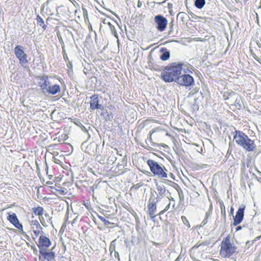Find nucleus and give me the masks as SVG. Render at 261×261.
Listing matches in <instances>:
<instances>
[{"mask_svg":"<svg viewBox=\"0 0 261 261\" xmlns=\"http://www.w3.org/2000/svg\"><path fill=\"white\" fill-rule=\"evenodd\" d=\"M186 65L182 63H172L170 66H167L161 73L163 80L166 82H171L176 80L182 71H184Z\"/></svg>","mask_w":261,"mask_h":261,"instance_id":"1","label":"nucleus"},{"mask_svg":"<svg viewBox=\"0 0 261 261\" xmlns=\"http://www.w3.org/2000/svg\"><path fill=\"white\" fill-rule=\"evenodd\" d=\"M236 142L247 151H252L255 147L253 141L240 130H236L233 136Z\"/></svg>","mask_w":261,"mask_h":261,"instance_id":"2","label":"nucleus"},{"mask_svg":"<svg viewBox=\"0 0 261 261\" xmlns=\"http://www.w3.org/2000/svg\"><path fill=\"white\" fill-rule=\"evenodd\" d=\"M237 250L236 246L231 243L229 236L224 238L221 242L220 255L224 258H229Z\"/></svg>","mask_w":261,"mask_h":261,"instance_id":"3","label":"nucleus"},{"mask_svg":"<svg viewBox=\"0 0 261 261\" xmlns=\"http://www.w3.org/2000/svg\"><path fill=\"white\" fill-rule=\"evenodd\" d=\"M147 163L150 168V171L153 174L160 178L167 177V174L165 172L167 170L164 165L159 164L158 162L152 160H148Z\"/></svg>","mask_w":261,"mask_h":261,"instance_id":"4","label":"nucleus"},{"mask_svg":"<svg viewBox=\"0 0 261 261\" xmlns=\"http://www.w3.org/2000/svg\"><path fill=\"white\" fill-rule=\"evenodd\" d=\"M186 70H184V71H182L180 76L177 78L175 82L180 85L185 87H190L194 85V80L193 77L190 74L192 73L187 67L186 66Z\"/></svg>","mask_w":261,"mask_h":261,"instance_id":"5","label":"nucleus"},{"mask_svg":"<svg viewBox=\"0 0 261 261\" xmlns=\"http://www.w3.org/2000/svg\"><path fill=\"white\" fill-rule=\"evenodd\" d=\"M208 247L204 244L195 245L190 250L191 258L193 260H198L202 258V252L207 251Z\"/></svg>","mask_w":261,"mask_h":261,"instance_id":"6","label":"nucleus"},{"mask_svg":"<svg viewBox=\"0 0 261 261\" xmlns=\"http://www.w3.org/2000/svg\"><path fill=\"white\" fill-rule=\"evenodd\" d=\"M14 53L22 66L27 64L28 63V55L24 53L23 46L17 45L14 48Z\"/></svg>","mask_w":261,"mask_h":261,"instance_id":"7","label":"nucleus"},{"mask_svg":"<svg viewBox=\"0 0 261 261\" xmlns=\"http://www.w3.org/2000/svg\"><path fill=\"white\" fill-rule=\"evenodd\" d=\"M154 21L157 24V29L162 32L165 30L167 25L168 21L167 19L162 15H156L154 17Z\"/></svg>","mask_w":261,"mask_h":261,"instance_id":"8","label":"nucleus"},{"mask_svg":"<svg viewBox=\"0 0 261 261\" xmlns=\"http://www.w3.org/2000/svg\"><path fill=\"white\" fill-rule=\"evenodd\" d=\"M8 220L12 223L15 227L19 229L22 234H23L24 232L23 230L22 225L19 223L18 219L15 213L11 214L8 213V216L7 217Z\"/></svg>","mask_w":261,"mask_h":261,"instance_id":"9","label":"nucleus"},{"mask_svg":"<svg viewBox=\"0 0 261 261\" xmlns=\"http://www.w3.org/2000/svg\"><path fill=\"white\" fill-rule=\"evenodd\" d=\"M50 245L51 242L47 237L42 235L39 237L38 244L39 252H40V251L47 250V248L49 247Z\"/></svg>","mask_w":261,"mask_h":261,"instance_id":"10","label":"nucleus"},{"mask_svg":"<svg viewBox=\"0 0 261 261\" xmlns=\"http://www.w3.org/2000/svg\"><path fill=\"white\" fill-rule=\"evenodd\" d=\"M245 208V206L244 205H242L241 206H240L237 212L236 216L233 217V224L234 226H237L242 221L244 216Z\"/></svg>","mask_w":261,"mask_h":261,"instance_id":"11","label":"nucleus"},{"mask_svg":"<svg viewBox=\"0 0 261 261\" xmlns=\"http://www.w3.org/2000/svg\"><path fill=\"white\" fill-rule=\"evenodd\" d=\"M90 98V104L91 110L100 109L102 110L104 108L103 106L99 103V99L97 95H93Z\"/></svg>","mask_w":261,"mask_h":261,"instance_id":"12","label":"nucleus"},{"mask_svg":"<svg viewBox=\"0 0 261 261\" xmlns=\"http://www.w3.org/2000/svg\"><path fill=\"white\" fill-rule=\"evenodd\" d=\"M31 228L36 237H37L42 231V227L37 220H32L31 222Z\"/></svg>","mask_w":261,"mask_h":261,"instance_id":"13","label":"nucleus"},{"mask_svg":"<svg viewBox=\"0 0 261 261\" xmlns=\"http://www.w3.org/2000/svg\"><path fill=\"white\" fill-rule=\"evenodd\" d=\"M40 88L43 93L51 85L48 80L47 76H42L40 77V82H39Z\"/></svg>","mask_w":261,"mask_h":261,"instance_id":"14","label":"nucleus"},{"mask_svg":"<svg viewBox=\"0 0 261 261\" xmlns=\"http://www.w3.org/2000/svg\"><path fill=\"white\" fill-rule=\"evenodd\" d=\"M156 190L158 192V195L157 196L156 199L157 201L160 199H162L164 196H165L166 194V189L164 185H159L158 184H156Z\"/></svg>","mask_w":261,"mask_h":261,"instance_id":"15","label":"nucleus"},{"mask_svg":"<svg viewBox=\"0 0 261 261\" xmlns=\"http://www.w3.org/2000/svg\"><path fill=\"white\" fill-rule=\"evenodd\" d=\"M61 90L60 86L59 85L55 84L50 85L47 88V89L45 91V93H47L50 94L55 95L60 92Z\"/></svg>","mask_w":261,"mask_h":261,"instance_id":"16","label":"nucleus"},{"mask_svg":"<svg viewBox=\"0 0 261 261\" xmlns=\"http://www.w3.org/2000/svg\"><path fill=\"white\" fill-rule=\"evenodd\" d=\"M46 250H47L40 251L39 252L42 256H43L44 259L47 261H52L54 260L55 257V253L53 251L46 252Z\"/></svg>","mask_w":261,"mask_h":261,"instance_id":"17","label":"nucleus"},{"mask_svg":"<svg viewBox=\"0 0 261 261\" xmlns=\"http://www.w3.org/2000/svg\"><path fill=\"white\" fill-rule=\"evenodd\" d=\"M156 201H152L151 202H149V203L148 205V213L150 216V217L151 218H153L155 217V215H154V213L156 209Z\"/></svg>","mask_w":261,"mask_h":261,"instance_id":"18","label":"nucleus"},{"mask_svg":"<svg viewBox=\"0 0 261 261\" xmlns=\"http://www.w3.org/2000/svg\"><path fill=\"white\" fill-rule=\"evenodd\" d=\"M212 204L211 203L210 204L209 210L206 213L205 219L202 222V224H203V225H204L205 224H206V223L207 222V219L211 218V215H212Z\"/></svg>","mask_w":261,"mask_h":261,"instance_id":"19","label":"nucleus"},{"mask_svg":"<svg viewBox=\"0 0 261 261\" xmlns=\"http://www.w3.org/2000/svg\"><path fill=\"white\" fill-rule=\"evenodd\" d=\"M205 4V0H195L194 5L198 9H202Z\"/></svg>","mask_w":261,"mask_h":261,"instance_id":"20","label":"nucleus"},{"mask_svg":"<svg viewBox=\"0 0 261 261\" xmlns=\"http://www.w3.org/2000/svg\"><path fill=\"white\" fill-rule=\"evenodd\" d=\"M33 212L36 215H42L43 214V208L42 207L38 206L33 208Z\"/></svg>","mask_w":261,"mask_h":261,"instance_id":"21","label":"nucleus"},{"mask_svg":"<svg viewBox=\"0 0 261 261\" xmlns=\"http://www.w3.org/2000/svg\"><path fill=\"white\" fill-rule=\"evenodd\" d=\"M36 20L38 25L42 27L44 29H46V25L44 24L43 19L40 16H37Z\"/></svg>","mask_w":261,"mask_h":261,"instance_id":"22","label":"nucleus"},{"mask_svg":"<svg viewBox=\"0 0 261 261\" xmlns=\"http://www.w3.org/2000/svg\"><path fill=\"white\" fill-rule=\"evenodd\" d=\"M170 57V52L168 51H163L160 56V59L163 61L168 60Z\"/></svg>","mask_w":261,"mask_h":261,"instance_id":"23","label":"nucleus"},{"mask_svg":"<svg viewBox=\"0 0 261 261\" xmlns=\"http://www.w3.org/2000/svg\"><path fill=\"white\" fill-rule=\"evenodd\" d=\"M220 206L221 210V214L224 217V219L226 218L225 207L222 201H220Z\"/></svg>","mask_w":261,"mask_h":261,"instance_id":"24","label":"nucleus"},{"mask_svg":"<svg viewBox=\"0 0 261 261\" xmlns=\"http://www.w3.org/2000/svg\"><path fill=\"white\" fill-rule=\"evenodd\" d=\"M102 114L106 121H111L113 118V114L111 113H109L106 112V113H102Z\"/></svg>","mask_w":261,"mask_h":261,"instance_id":"25","label":"nucleus"},{"mask_svg":"<svg viewBox=\"0 0 261 261\" xmlns=\"http://www.w3.org/2000/svg\"><path fill=\"white\" fill-rule=\"evenodd\" d=\"M99 218L100 219L101 221H102L104 223V224L105 225H108L111 223L110 221L106 220L104 217L102 216H99Z\"/></svg>","mask_w":261,"mask_h":261,"instance_id":"26","label":"nucleus"},{"mask_svg":"<svg viewBox=\"0 0 261 261\" xmlns=\"http://www.w3.org/2000/svg\"><path fill=\"white\" fill-rule=\"evenodd\" d=\"M181 220H182L183 223H184V224L188 226V227H190V223H189L188 219H187V218L185 216H182Z\"/></svg>","mask_w":261,"mask_h":261,"instance_id":"27","label":"nucleus"},{"mask_svg":"<svg viewBox=\"0 0 261 261\" xmlns=\"http://www.w3.org/2000/svg\"><path fill=\"white\" fill-rule=\"evenodd\" d=\"M170 202H169L167 205L165 207V208L160 213V215H162L164 213H165L166 211H167L169 209V207H170Z\"/></svg>","mask_w":261,"mask_h":261,"instance_id":"28","label":"nucleus"},{"mask_svg":"<svg viewBox=\"0 0 261 261\" xmlns=\"http://www.w3.org/2000/svg\"><path fill=\"white\" fill-rule=\"evenodd\" d=\"M229 94L228 93V92H225L223 94V97L224 98V99L225 100H227L228 99V96H229Z\"/></svg>","mask_w":261,"mask_h":261,"instance_id":"29","label":"nucleus"},{"mask_svg":"<svg viewBox=\"0 0 261 261\" xmlns=\"http://www.w3.org/2000/svg\"><path fill=\"white\" fill-rule=\"evenodd\" d=\"M185 254H186V250L181 248V251H180V253L179 254H180L181 256H184Z\"/></svg>","mask_w":261,"mask_h":261,"instance_id":"30","label":"nucleus"},{"mask_svg":"<svg viewBox=\"0 0 261 261\" xmlns=\"http://www.w3.org/2000/svg\"><path fill=\"white\" fill-rule=\"evenodd\" d=\"M114 256L115 258H118L119 260H120L119 253L117 251H115Z\"/></svg>","mask_w":261,"mask_h":261,"instance_id":"31","label":"nucleus"},{"mask_svg":"<svg viewBox=\"0 0 261 261\" xmlns=\"http://www.w3.org/2000/svg\"><path fill=\"white\" fill-rule=\"evenodd\" d=\"M183 257L184 256H181V255L179 254L178 256L176 258L175 261H180Z\"/></svg>","mask_w":261,"mask_h":261,"instance_id":"32","label":"nucleus"},{"mask_svg":"<svg viewBox=\"0 0 261 261\" xmlns=\"http://www.w3.org/2000/svg\"><path fill=\"white\" fill-rule=\"evenodd\" d=\"M142 6V3L140 0H139L138 5H137V7L138 8H141Z\"/></svg>","mask_w":261,"mask_h":261,"instance_id":"33","label":"nucleus"},{"mask_svg":"<svg viewBox=\"0 0 261 261\" xmlns=\"http://www.w3.org/2000/svg\"><path fill=\"white\" fill-rule=\"evenodd\" d=\"M79 123L81 125V128H82V129L83 130L85 131V132H87V130L86 128H85V127L84 126H83V125L81 124V123H80V122H79Z\"/></svg>","mask_w":261,"mask_h":261,"instance_id":"34","label":"nucleus"},{"mask_svg":"<svg viewBox=\"0 0 261 261\" xmlns=\"http://www.w3.org/2000/svg\"><path fill=\"white\" fill-rule=\"evenodd\" d=\"M233 211H234V209H233V207L231 206L230 207V214L232 215L233 214Z\"/></svg>","mask_w":261,"mask_h":261,"instance_id":"35","label":"nucleus"},{"mask_svg":"<svg viewBox=\"0 0 261 261\" xmlns=\"http://www.w3.org/2000/svg\"><path fill=\"white\" fill-rule=\"evenodd\" d=\"M243 227H244V225H243V226H238L236 228V231H239V230L242 229Z\"/></svg>","mask_w":261,"mask_h":261,"instance_id":"36","label":"nucleus"},{"mask_svg":"<svg viewBox=\"0 0 261 261\" xmlns=\"http://www.w3.org/2000/svg\"><path fill=\"white\" fill-rule=\"evenodd\" d=\"M108 24L109 25L111 30L113 31L114 29V27L112 25L110 22H109Z\"/></svg>","mask_w":261,"mask_h":261,"instance_id":"37","label":"nucleus"},{"mask_svg":"<svg viewBox=\"0 0 261 261\" xmlns=\"http://www.w3.org/2000/svg\"><path fill=\"white\" fill-rule=\"evenodd\" d=\"M168 6L169 9H171L173 7V5L172 4L169 3L168 4Z\"/></svg>","mask_w":261,"mask_h":261,"instance_id":"38","label":"nucleus"},{"mask_svg":"<svg viewBox=\"0 0 261 261\" xmlns=\"http://www.w3.org/2000/svg\"><path fill=\"white\" fill-rule=\"evenodd\" d=\"M170 200H173L174 201V199L172 197H171L170 198H169Z\"/></svg>","mask_w":261,"mask_h":261,"instance_id":"39","label":"nucleus"},{"mask_svg":"<svg viewBox=\"0 0 261 261\" xmlns=\"http://www.w3.org/2000/svg\"><path fill=\"white\" fill-rule=\"evenodd\" d=\"M68 67H69V66H71V63H69V64L67 65Z\"/></svg>","mask_w":261,"mask_h":261,"instance_id":"40","label":"nucleus"},{"mask_svg":"<svg viewBox=\"0 0 261 261\" xmlns=\"http://www.w3.org/2000/svg\"><path fill=\"white\" fill-rule=\"evenodd\" d=\"M68 67H69V66H71V63H69V64L67 65Z\"/></svg>","mask_w":261,"mask_h":261,"instance_id":"41","label":"nucleus"},{"mask_svg":"<svg viewBox=\"0 0 261 261\" xmlns=\"http://www.w3.org/2000/svg\"><path fill=\"white\" fill-rule=\"evenodd\" d=\"M174 204L172 206V209H174Z\"/></svg>","mask_w":261,"mask_h":261,"instance_id":"42","label":"nucleus"},{"mask_svg":"<svg viewBox=\"0 0 261 261\" xmlns=\"http://www.w3.org/2000/svg\"><path fill=\"white\" fill-rule=\"evenodd\" d=\"M258 181H261V178L258 179Z\"/></svg>","mask_w":261,"mask_h":261,"instance_id":"43","label":"nucleus"},{"mask_svg":"<svg viewBox=\"0 0 261 261\" xmlns=\"http://www.w3.org/2000/svg\"><path fill=\"white\" fill-rule=\"evenodd\" d=\"M161 51H164L163 49H161Z\"/></svg>","mask_w":261,"mask_h":261,"instance_id":"44","label":"nucleus"}]
</instances>
